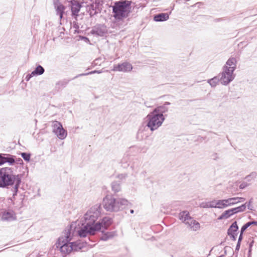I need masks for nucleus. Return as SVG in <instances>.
I'll return each instance as SVG.
<instances>
[{
  "label": "nucleus",
  "instance_id": "nucleus-5",
  "mask_svg": "<svg viewBox=\"0 0 257 257\" xmlns=\"http://www.w3.org/2000/svg\"><path fill=\"white\" fill-rule=\"evenodd\" d=\"M165 118L162 117L154 112L152 111L147 116V125L149 128L153 132L161 126Z\"/></svg>",
  "mask_w": 257,
  "mask_h": 257
},
{
  "label": "nucleus",
  "instance_id": "nucleus-11",
  "mask_svg": "<svg viewBox=\"0 0 257 257\" xmlns=\"http://www.w3.org/2000/svg\"><path fill=\"white\" fill-rule=\"evenodd\" d=\"M133 69L132 64L127 62L114 65L112 71L122 72H130Z\"/></svg>",
  "mask_w": 257,
  "mask_h": 257
},
{
  "label": "nucleus",
  "instance_id": "nucleus-33",
  "mask_svg": "<svg viewBox=\"0 0 257 257\" xmlns=\"http://www.w3.org/2000/svg\"><path fill=\"white\" fill-rule=\"evenodd\" d=\"M257 174L255 172H252L248 175L246 176L244 179L248 182H250L253 180L256 177Z\"/></svg>",
  "mask_w": 257,
  "mask_h": 257
},
{
  "label": "nucleus",
  "instance_id": "nucleus-9",
  "mask_svg": "<svg viewBox=\"0 0 257 257\" xmlns=\"http://www.w3.org/2000/svg\"><path fill=\"white\" fill-rule=\"evenodd\" d=\"M233 72L228 69L227 67H223V71L220 75V81L223 85H226L232 81L234 78Z\"/></svg>",
  "mask_w": 257,
  "mask_h": 257
},
{
  "label": "nucleus",
  "instance_id": "nucleus-21",
  "mask_svg": "<svg viewBox=\"0 0 257 257\" xmlns=\"http://www.w3.org/2000/svg\"><path fill=\"white\" fill-rule=\"evenodd\" d=\"M168 110V108L167 106L165 105H161L155 108L153 111L154 112V113H157L160 116L162 117H165L163 114L167 112Z\"/></svg>",
  "mask_w": 257,
  "mask_h": 257
},
{
  "label": "nucleus",
  "instance_id": "nucleus-53",
  "mask_svg": "<svg viewBox=\"0 0 257 257\" xmlns=\"http://www.w3.org/2000/svg\"><path fill=\"white\" fill-rule=\"evenodd\" d=\"M129 165L127 164H124V165H122V166L124 167V168H125L126 167H127Z\"/></svg>",
  "mask_w": 257,
  "mask_h": 257
},
{
  "label": "nucleus",
  "instance_id": "nucleus-6",
  "mask_svg": "<svg viewBox=\"0 0 257 257\" xmlns=\"http://www.w3.org/2000/svg\"><path fill=\"white\" fill-rule=\"evenodd\" d=\"M179 218L192 231H197L200 227V223L192 217L187 210L182 211L179 214Z\"/></svg>",
  "mask_w": 257,
  "mask_h": 257
},
{
  "label": "nucleus",
  "instance_id": "nucleus-1",
  "mask_svg": "<svg viewBox=\"0 0 257 257\" xmlns=\"http://www.w3.org/2000/svg\"><path fill=\"white\" fill-rule=\"evenodd\" d=\"M132 2L119 0L114 2L112 6L113 17L117 20H122L128 17L132 12Z\"/></svg>",
  "mask_w": 257,
  "mask_h": 257
},
{
  "label": "nucleus",
  "instance_id": "nucleus-15",
  "mask_svg": "<svg viewBox=\"0 0 257 257\" xmlns=\"http://www.w3.org/2000/svg\"><path fill=\"white\" fill-rule=\"evenodd\" d=\"M101 211V205L99 204H97L93 206H92L90 209H89L87 212L89 213H91L92 216L94 217L97 219L100 216Z\"/></svg>",
  "mask_w": 257,
  "mask_h": 257
},
{
  "label": "nucleus",
  "instance_id": "nucleus-13",
  "mask_svg": "<svg viewBox=\"0 0 257 257\" xmlns=\"http://www.w3.org/2000/svg\"><path fill=\"white\" fill-rule=\"evenodd\" d=\"M15 156L8 154H0V166L8 163L10 165H13L16 161Z\"/></svg>",
  "mask_w": 257,
  "mask_h": 257
},
{
  "label": "nucleus",
  "instance_id": "nucleus-14",
  "mask_svg": "<svg viewBox=\"0 0 257 257\" xmlns=\"http://www.w3.org/2000/svg\"><path fill=\"white\" fill-rule=\"evenodd\" d=\"M70 3L72 16L75 19H77V17L78 16V13L82 7V5L77 0H72L70 2Z\"/></svg>",
  "mask_w": 257,
  "mask_h": 257
},
{
  "label": "nucleus",
  "instance_id": "nucleus-30",
  "mask_svg": "<svg viewBox=\"0 0 257 257\" xmlns=\"http://www.w3.org/2000/svg\"><path fill=\"white\" fill-rule=\"evenodd\" d=\"M115 235V232H107L102 236L101 239L102 240L106 241L110 238H112Z\"/></svg>",
  "mask_w": 257,
  "mask_h": 257
},
{
  "label": "nucleus",
  "instance_id": "nucleus-44",
  "mask_svg": "<svg viewBox=\"0 0 257 257\" xmlns=\"http://www.w3.org/2000/svg\"><path fill=\"white\" fill-rule=\"evenodd\" d=\"M229 236L233 240H235L237 237V234H233Z\"/></svg>",
  "mask_w": 257,
  "mask_h": 257
},
{
  "label": "nucleus",
  "instance_id": "nucleus-20",
  "mask_svg": "<svg viewBox=\"0 0 257 257\" xmlns=\"http://www.w3.org/2000/svg\"><path fill=\"white\" fill-rule=\"evenodd\" d=\"M55 8L57 12V14L59 16L60 19H62L63 18V14L65 10V7L61 3H55Z\"/></svg>",
  "mask_w": 257,
  "mask_h": 257
},
{
  "label": "nucleus",
  "instance_id": "nucleus-40",
  "mask_svg": "<svg viewBox=\"0 0 257 257\" xmlns=\"http://www.w3.org/2000/svg\"><path fill=\"white\" fill-rule=\"evenodd\" d=\"M250 225H249V222H247L245 224H244L241 228V229L240 230L243 231V232H244L245 230L248 227H249Z\"/></svg>",
  "mask_w": 257,
  "mask_h": 257
},
{
  "label": "nucleus",
  "instance_id": "nucleus-17",
  "mask_svg": "<svg viewBox=\"0 0 257 257\" xmlns=\"http://www.w3.org/2000/svg\"><path fill=\"white\" fill-rule=\"evenodd\" d=\"M237 61L235 58L230 57L226 62L223 67H227L231 72H234L236 69Z\"/></svg>",
  "mask_w": 257,
  "mask_h": 257
},
{
  "label": "nucleus",
  "instance_id": "nucleus-18",
  "mask_svg": "<svg viewBox=\"0 0 257 257\" xmlns=\"http://www.w3.org/2000/svg\"><path fill=\"white\" fill-rule=\"evenodd\" d=\"M97 219L92 216L91 213L86 212L84 215V223L90 225H95Z\"/></svg>",
  "mask_w": 257,
  "mask_h": 257
},
{
  "label": "nucleus",
  "instance_id": "nucleus-32",
  "mask_svg": "<svg viewBox=\"0 0 257 257\" xmlns=\"http://www.w3.org/2000/svg\"><path fill=\"white\" fill-rule=\"evenodd\" d=\"M202 208H215V201L211 202H208L205 203H202L200 205Z\"/></svg>",
  "mask_w": 257,
  "mask_h": 257
},
{
  "label": "nucleus",
  "instance_id": "nucleus-16",
  "mask_svg": "<svg viewBox=\"0 0 257 257\" xmlns=\"http://www.w3.org/2000/svg\"><path fill=\"white\" fill-rule=\"evenodd\" d=\"M112 223V219L111 217L108 216L104 217L101 221H99L96 223V224H99L100 230L102 227L106 229Z\"/></svg>",
  "mask_w": 257,
  "mask_h": 257
},
{
  "label": "nucleus",
  "instance_id": "nucleus-57",
  "mask_svg": "<svg viewBox=\"0 0 257 257\" xmlns=\"http://www.w3.org/2000/svg\"><path fill=\"white\" fill-rule=\"evenodd\" d=\"M75 33H79V31L76 30H75Z\"/></svg>",
  "mask_w": 257,
  "mask_h": 257
},
{
  "label": "nucleus",
  "instance_id": "nucleus-50",
  "mask_svg": "<svg viewBox=\"0 0 257 257\" xmlns=\"http://www.w3.org/2000/svg\"><path fill=\"white\" fill-rule=\"evenodd\" d=\"M74 28H75V29H79V26L77 24H74V26H73Z\"/></svg>",
  "mask_w": 257,
  "mask_h": 257
},
{
  "label": "nucleus",
  "instance_id": "nucleus-31",
  "mask_svg": "<svg viewBox=\"0 0 257 257\" xmlns=\"http://www.w3.org/2000/svg\"><path fill=\"white\" fill-rule=\"evenodd\" d=\"M220 81V76L214 77L208 80V83L212 86L215 87L218 82Z\"/></svg>",
  "mask_w": 257,
  "mask_h": 257
},
{
  "label": "nucleus",
  "instance_id": "nucleus-27",
  "mask_svg": "<svg viewBox=\"0 0 257 257\" xmlns=\"http://www.w3.org/2000/svg\"><path fill=\"white\" fill-rule=\"evenodd\" d=\"M21 183V178L20 176L15 181V182L14 184L15 187H14V190H13V195L12 198H11V200H12L13 198H14L17 195L18 191V188L20 187V185Z\"/></svg>",
  "mask_w": 257,
  "mask_h": 257
},
{
  "label": "nucleus",
  "instance_id": "nucleus-45",
  "mask_svg": "<svg viewBox=\"0 0 257 257\" xmlns=\"http://www.w3.org/2000/svg\"><path fill=\"white\" fill-rule=\"evenodd\" d=\"M240 242L237 241V244H236V247H235V250H238L240 248Z\"/></svg>",
  "mask_w": 257,
  "mask_h": 257
},
{
  "label": "nucleus",
  "instance_id": "nucleus-37",
  "mask_svg": "<svg viewBox=\"0 0 257 257\" xmlns=\"http://www.w3.org/2000/svg\"><path fill=\"white\" fill-rule=\"evenodd\" d=\"M68 83V81L66 80H63L61 81H59L57 83V85H60L62 87H65L67 84Z\"/></svg>",
  "mask_w": 257,
  "mask_h": 257
},
{
  "label": "nucleus",
  "instance_id": "nucleus-55",
  "mask_svg": "<svg viewBox=\"0 0 257 257\" xmlns=\"http://www.w3.org/2000/svg\"><path fill=\"white\" fill-rule=\"evenodd\" d=\"M98 60V59H96V60H95L94 62H95V64H97V61Z\"/></svg>",
  "mask_w": 257,
  "mask_h": 257
},
{
  "label": "nucleus",
  "instance_id": "nucleus-8",
  "mask_svg": "<svg viewBox=\"0 0 257 257\" xmlns=\"http://www.w3.org/2000/svg\"><path fill=\"white\" fill-rule=\"evenodd\" d=\"M245 210V204H242L241 205L231 208L227 210H225L224 211L221 215H220L218 219V220H222L224 219H227L231 216H232L233 214H235L236 213L241 212L244 211Z\"/></svg>",
  "mask_w": 257,
  "mask_h": 257
},
{
  "label": "nucleus",
  "instance_id": "nucleus-29",
  "mask_svg": "<svg viewBox=\"0 0 257 257\" xmlns=\"http://www.w3.org/2000/svg\"><path fill=\"white\" fill-rule=\"evenodd\" d=\"M104 71L102 70H94V71H92L91 72H89L88 73H81V74L77 75V76H76L75 77L73 78L71 80H74V79H76V78H78L79 77H80V76H86V75H88L92 74H95V73L100 74V73H102Z\"/></svg>",
  "mask_w": 257,
  "mask_h": 257
},
{
  "label": "nucleus",
  "instance_id": "nucleus-2",
  "mask_svg": "<svg viewBox=\"0 0 257 257\" xmlns=\"http://www.w3.org/2000/svg\"><path fill=\"white\" fill-rule=\"evenodd\" d=\"M128 201L124 198H114L111 195L106 196L103 200L104 208L107 211L117 212L125 208Z\"/></svg>",
  "mask_w": 257,
  "mask_h": 257
},
{
  "label": "nucleus",
  "instance_id": "nucleus-41",
  "mask_svg": "<svg viewBox=\"0 0 257 257\" xmlns=\"http://www.w3.org/2000/svg\"><path fill=\"white\" fill-rule=\"evenodd\" d=\"M126 174H120L117 175V177L120 180H123L125 179L127 177Z\"/></svg>",
  "mask_w": 257,
  "mask_h": 257
},
{
  "label": "nucleus",
  "instance_id": "nucleus-51",
  "mask_svg": "<svg viewBox=\"0 0 257 257\" xmlns=\"http://www.w3.org/2000/svg\"><path fill=\"white\" fill-rule=\"evenodd\" d=\"M170 103L169 102H165L163 105H165L166 106V105H170Z\"/></svg>",
  "mask_w": 257,
  "mask_h": 257
},
{
  "label": "nucleus",
  "instance_id": "nucleus-25",
  "mask_svg": "<svg viewBox=\"0 0 257 257\" xmlns=\"http://www.w3.org/2000/svg\"><path fill=\"white\" fill-rule=\"evenodd\" d=\"M238 230V226L236 221H234L229 226L227 230V234L228 235H232L233 234H237L236 232Z\"/></svg>",
  "mask_w": 257,
  "mask_h": 257
},
{
  "label": "nucleus",
  "instance_id": "nucleus-39",
  "mask_svg": "<svg viewBox=\"0 0 257 257\" xmlns=\"http://www.w3.org/2000/svg\"><path fill=\"white\" fill-rule=\"evenodd\" d=\"M249 184L247 183L246 182H242L239 185V188L241 189H243L245 188L247 186H248Z\"/></svg>",
  "mask_w": 257,
  "mask_h": 257
},
{
  "label": "nucleus",
  "instance_id": "nucleus-34",
  "mask_svg": "<svg viewBox=\"0 0 257 257\" xmlns=\"http://www.w3.org/2000/svg\"><path fill=\"white\" fill-rule=\"evenodd\" d=\"M237 199L236 197L229 198L227 199L228 206H230L238 203Z\"/></svg>",
  "mask_w": 257,
  "mask_h": 257
},
{
  "label": "nucleus",
  "instance_id": "nucleus-12",
  "mask_svg": "<svg viewBox=\"0 0 257 257\" xmlns=\"http://www.w3.org/2000/svg\"><path fill=\"white\" fill-rule=\"evenodd\" d=\"M107 32L106 26L104 25H96L92 28L90 33L97 36H103Z\"/></svg>",
  "mask_w": 257,
  "mask_h": 257
},
{
  "label": "nucleus",
  "instance_id": "nucleus-38",
  "mask_svg": "<svg viewBox=\"0 0 257 257\" xmlns=\"http://www.w3.org/2000/svg\"><path fill=\"white\" fill-rule=\"evenodd\" d=\"M98 3H97L96 2H95V3H93V4H92L91 5H90V8L93 11H96V9L98 8Z\"/></svg>",
  "mask_w": 257,
  "mask_h": 257
},
{
  "label": "nucleus",
  "instance_id": "nucleus-59",
  "mask_svg": "<svg viewBox=\"0 0 257 257\" xmlns=\"http://www.w3.org/2000/svg\"><path fill=\"white\" fill-rule=\"evenodd\" d=\"M83 39H88L86 37H83Z\"/></svg>",
  "mask_w": 257,
  "mask_h": 257
},
{
  "label": "nucleus",
  "instance_id": "nucleus-49",
  "mask_svg": "<svg viewBox=\"0 0 257 257\" xmlns=\"http://www.w3.org/2000/svg\"><path fill=\"white\" fill-rule=\"evenodd\" d=\"M251 248H249L248 257H251Z\"/></svg>",
  "mask_w": 257,
  "mask_h": 257
},
{
  "label": "nucleus",
  "instance_id": "nucleus-22",
  "mask_svg": "<svg viewBox=\"0 0 257 257\" xmlns=\"http://www.w3.org/2000/svg\"><path fill=\"white\" fill-rule=\"evenodd\" d=\"M169 16L167 13H160L154 16V20L156 22H163L169 19Z\"/></svg>",
  "mask_w": 257,
  "mask_h": 257
},
{
  "label": "nucleus",
  "instance_id": "nucleus-23",
  "mask_svg": "<svg viewBox=\"0 0 257 257\" xmlns=\"http://www.w3.org/2000/svg\"><path fill=\"white\" fill-rule=\"evenodd\" d=\"M72 225H70V226H67L64 232V239L65 241L67 242H69L72 238L73 233L72 232Z\"/></svg>",
  "mask_w": 257,
  "mask_h": 257
},
{
  "label": "nucleus",
  "instance_id": "nucleus-24",
  "mask_svg": "<svg viewBox=\"0 0 257 257\" xmlns=\"http://www.w3.org/2000/svg\"><path fill=\"white\" fill-rule=\"evenodd\" d=\"M45 72L44 68L40 65H38L34 71L29 74V78H31L35 75H41Z\"/></svg>",
  "mask_w": 257,
  "mask_h": 257
},
{
  "label": "nucleus",
  "instance_id": "nucleus-48",
  "mask_svg": "<svg viewBox=\"0 0 257 257\" xmlns=\"http://www.w3.org/2000/svg\"><path fill=\"white\" fill-rule=\"evenodd\" d=\"M253 243H254L253 240H252L250 242V243H249V248H252V246H253Z\"/></svg>",
  "mask_w": 257,
  "mask_h": 257
},
{
  "label": "nucleus",
  "instance_id": "nucleus-42",
  "mask_svg": "<svg viewBox=\"0 0 257 257\" xmlns=\"http://www.w3.org/2000/svg\"><path fill=\"white\" fill-rule=\"evenodd\" d=\"M243 232H243V231L240 230V235H239L238 239V242H241V240H242V239L243 238Z\"/></svg>",
  "mask_w": 257,
  "mask_h": 257
},
{
  "label": "nucleus",
  "instance_id": "nucleus-54",
  "mask_svg": "<svg viewBox=\"0 0 257 257\" xmlns=\"http://www.w3.org/2000/svg\"><path fill=\"white\" fill-rule=\"evenodd\" d=\"M130 212H131V213L133 214L134 212V210L133 209H131L130 210Z\"/></svg>",
  "mask_w": 257,
  "mask_h": 257
},
{
  "label": "nucleus",
  "instance_id": "nucleus-52",
  "mask_svg": "<svg viewBox=\"0 0 257 257\" xmlns=\"http://www.w3.org/2000/svg\"><path fill=\"white\" fill-rule=\"evenodd\" d=\"M26 79L27 81H28L30 79V78H29V74L26 76Z\"/></svg>",
  "mask_w": 257,
  "mask_h": 257
},
{
  "label": "nucleus",
  "instance_id": "nucleus-3",
  "mask_svg": "<svg viewBox=\"0 0 257 257\" xmlns=\"http://www.w3.org/2000/svg\"><path fill=\"white\" fill-rule=\"evenodd\" d=\"M20 175L14 173L13 169L10 167L0 169V188H8L9 186L15 184Z\"/></svg>",
  "mask_w": 257,
  "mask_h": 257
},
{
  "label": "nucleus",
  "instance_id": "nucleus-46",
  "mask_svg": "<svg viewBox=\"0 0 257 257\" xmlns=\"http://www.w3.org/2000/svg\"><path fill=\"white\" fill-rule=\"evenodd\" d=\"M248 222L250 226L251 225H255L257 226V221H249Z\"/></svg>",
  "mask_w": 257,
  "mask_h": 257
},
{
  "label": "nucleus",
  "instance_id": "nucleus-35",
  "mask_svg": "<svg viewBox=\"0 0 257 257\" xmlns=\"http://www.w3.org/2000/svg\"><path fill=\"white\" fill-rule=\"evenodd\" d=\"M21 157L23 159L26 161H29L31 158V154L28 153H22L21 154Z\"/></svg>",
  "mask_w": 257,
  "mask_h": 257
},
{
  "label": "nucleus",
  "instance_id": "nucleus-7",
  "mask_svg": "<svg viewBox=\"0 0 257 257\" xmlns=\"http://www.w3.org/2000/svg\"><path fill=\"white\" fill-rule=\"evenodd\" d=\"M82 225L83 226L78 231V234L81 237H85L88 235H94L96 231L100 230L99 224H95V225H90L83 223Z\"/></svg>",
  "mask_w": 257,
  "mask_h": 257
},
{
  "label": "nucleus",
  "instance_id": "nucleus-43",
  "mask_svg": "<svg viewBox=\"0 0 257 257\" xmlns=\"http://www.w3.org/2000/svg\"><path fill=\"white\" fill-rule=\"evenodd\" d=\"M236 199H237V202L239 203V202H243L245 199L243 197H236Z\"/></svg>",
  "mask_w": 257,
  "mask_h": 257
},
{
  "label": "nucleus",
  "instance_id": "nucleus-19",
  "mask_svg": "<svg viewBox=\"0 0 257 257\" xmlns=\"http://www.w3.org/2000/svg\"><path fill=\"white\" fill-rule=\"evenodd\" d=\"M2 219L5 221H12L16 219L15 214L13 211H4L3 212Z\"/></svg>",
  "mask_w": 257,
  "mask_h": 257
},
{
  "label": "nucleus",
  "instance_id": "nucleus-56",
  "mask_svg": "<svg viewBox=\"0 0 257 257\" xmlns=\"http://www.w3.org/2000/svg\"><path fill=\"white\" fill-rule=\"evenodd\" d=\"M132 168H133V170H134L135 169V165L134 164H133V165L132 166Z\"/></svg>",
  "mask_w": 257,
  "mask_h": 257
},
{
  "label": "nucleus",
  "instance_id": "nucleus-10",
  "mask_svg": "<svg viewBox=\"0 0 257 257\" xmlns=\"http://www.w3.org/2000/svg\"><path fill=\"white\" fill-rule=\"evenodd\" d=\"M53 132L57 135L59 139H64L67 135L66 131H65L62 124L57 121H55L53 122Z\"/></svg>",
  "mask_w": 257,
  "mask_h": 257
},
{
  "label": "nucleus",
  "instance_id": "nucleus-47",
  "mask_svg": "<svg viewBox=\"0 0 257 257\" xmlns=\"http://www.w3.org/2000/svg\"><path fill=\"white\" fill-rule=\"evenodd\" d=\"M144 129V127L143 126L141 127L138 131V134H140L142 133L143 132Z\"/></svg>",
  "mask_w": 257,
  "mask_h": 257
},
{
  "label": "nucleus",
  "instance_id": "nucleus-28",
  "mask_svg": "<svg viewBox=\"0 0 257 257\" xmlns=\"http://www.w3.org/2000/svg\"><path fill=\"white\" fill-rule=\"evenodd\" d=\"M111 189L114 193L118 192L121 190V186L119 182L113 181L111 183Z\"/></svg>",
  "mask_w": 257,
  "mask_h": 257
},
{
  "label": "nucleus",
  "instance_id": "nucleus-36",
  "mask_svg": "<svg viewBox=\"0 0 257 257\" xmlns=\"http://www.w3.org/2000/svg\"><path fill=\"white\" fill-rule=\"evenodd\" d=\"M252 200V198H251L248 202H246L244 204H245V208L247 207L249 210H253V206L251 205V204L253 202Z\"/></svg>",
  "mask_w": 257,
  "mask_h": 257
},
{
  "label": "nucleus",
  "instance_id": "nucleus-4",
  "mask_svg": "<svg viewBox=\"0 0 257 257\" xmlns=\"http://www.w3.org/2000/svg\"><path fill=\"white\" fill-rule=\"evenodd\" d=\"M55 245L64 255L69 254L72 250L78 251L83 247V245L78 242H67L64 240L63 237L59 238Z\"/></svg>",
  "mask_w": 257,
  "mask_h": 257
},
{
  "label": "nucleus",
  "instance_id": "nucleus-58",
  "mask_svg": "<svg viewBox=\"0 0 257 257\" xmlns=\"http://www.w3.org/2000/svg\"><path fill=\"white\" fill-rule=\"evenodd\" d=\"M218 257H224V255H221L219 256Z\"/></svg>",
  "mask_w": 257,
  "mask_h": 257
},
{
  "label": "nucleus",
  "instance_id": "nucleus-26",
  "mask_svg": "<svg viewBox=\"0 0 257 257\" xmlns=\"http://www.w3.org/2000/svg\"><path fill=\"white\" fill-rule=\"evenodd\" d=\"M227 199H222V200H218L217 201H215V208H224L228 207Z\"/></svg>",
  "mask_w": 257,
  "mask_h": 257
},
{
  "label": "nucleus",
  "instance_id": "nucleus-60",
  "mask_svg": "<svg viewBox=\"0 0 257 257\" xmlns=\"http://www.w3.org/2000/svg\"><path fill=\"white\" fill-rule=\"evenodd\" d=\"M143 173L145 174L146 173V172H143Z\"/></svg>",
  "mask_w": 257,
  "mask_h": 257
}]
</instances>
